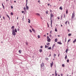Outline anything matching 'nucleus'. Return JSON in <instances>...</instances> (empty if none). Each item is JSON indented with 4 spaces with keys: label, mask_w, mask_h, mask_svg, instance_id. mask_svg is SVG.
Instances as JSON below:
<instances>
[{
    "label": "nucleus",
    "mask_w": 76,
    "mask_h": 76,
    "mask_svg": "<svg viewBox=\"0 0 76 76\" xmlns=\"http://www.w3.org/2000/svg\"><path fill=\"white\" fill-rule=\"evenodd\" d=\"M15 32H17V29H16V28H15L14 30L13 29L12 30V34L13 35H14V36H15V35H16V34Z\"/></svg>",
    "instance_id": "obj_1"
},
{
    "label": "nucleus",
    "mask_w": 76,
    "mask_h": 76,
    "mask_svg": "<svg viewBox=\"0 0 76 76\" xmlns=\"http://www.w3.org/2000/svg\"><path fill=\"white\" fill-rule=\"evenodd\" d=\"M50 20H51V26H52V18H53V17L54 15L52 13H51L50 14Z\"/></svg>",
    "instance_id": "obj_2"
},
{
    "label": "nucleus",
    "mask_w": 76,
    "mask_h": 76,
    "mask_svg": "<svg viewBox=\"0 0 76 76\" xmlns=\"http://www.w3.org/2000/svg\"><path fill=\"white\" fill-rule=\"evenodd\" d=\"M47 40L48 42H50L51 41V39L50 38V37H49L48 36L47 37Z\"/></svg>",
    "instance_id": "obj_3"
},
{
    "label": "nucleus",
    "mask_w": 76,
    "mask_h": 76,
    "mask_svg": "<svg viewBox=\"0 0 76 76\" xmlns=\"http://www.w3.org/2000/svg\"><path fill=\"white\" fill-rule=\"evenodd\" d=\"M44 63H42V64H41V68H42V67H44Z\"/></svg>",
    "instance_id": "obj_4"
},
{
    "label": "nucleus",
    "mask_w": 76,
    "mask_h": 76,
    "mask_svg": "<svg viewBox=\"0 0 76 76\" xmlns=\"http://www.w3.org/2000/svg\"><path fill=\"white\" fill-rule=\"evenodd\" d=\"M75 13H72V19H73V18H74V17H75Z\"/></svg>",
    "instance_id": "obj_5"
},
{
    "label": "nucleus",
    "mask_w": 76,
    "mask_h": 76,
    "mask_svg": "<svg viewBox=\"0 0 76 76\" xmlns=\"http://www.w3.org/2000/svg\"><path fill=\"white\" fill-rule=\"evenodd\" d=\"M52 66H53V61H52V63H50L51 67H52Z\"/></svg>",
    "instance_id": "obj_6"
},
{
    "label": "nucleus",
    "mask_w": 76,
    "mask_h": 76,
    "mask_svg": "<svg viewBox=\"0 0 76 76\" xmlns=\"http://www.w3.org/2000/svg\"><path fill=\"white\" fill-rule=\"evenodd\" d=\"M11 29H12V30H13V29H15V26H12L11 27Z\"/></svg>",
    "instance_id": "obj_7"
},
{
    "label": "nucleus",
    "mask_w": 76,
    "mask_h": 76,
    "mask_svg": "<svg viewBox=\"0 0 76 76\" xmlns=\"http://www.w3.org/2000/svg\"><path fill=\"white\" fill-rule=\"evenodd\" d=\"M57 44H60V45L62 44V43H61L60 42H58Z\"/></svg>",
    "instance_id": "obj_8"
},
{
    "label": "nucleus",
    "mask_w": 76,
    "mask_h": 76,
    "mask_svg": "<svg viewBox=\"0 0 76 76\" xmlns=\"http://www.w3.org/2000/svg\"><path fill=\"white\" fill-rule=\"evenodd\" d=\"M39 52L40 53H41L42 51V49H40L39 50Z\"/></svg>",
    "instance_id": "obj_9"
},
{
    "label": "nucleus",
    "mask_w": 76,
    "mask_h": 76,
    "mask_svg": "<svg viewBox=\"0 0 76 76\" xmlns=\"http://www.w3.org/2000/svg\"><path fill=\"white\" fill-rule=\"evenodd\" d=\"M27 4H28V0H26V7H27Z\"/></svg>",
    "instance_id": "obj_10"
},
{
    "label": "nucleus",
    "mask_w": 76,
    "mask_h": 76,
    "mask_svg": "<svg viewBox=\"0 0 76 76\" xmlns=\"http://www.w3.org/2000/svg\"><path fill=\"white\" fill-rule=\"evenodd\" d=\"M32 30L33 31V32H34V33H35V30H34V29L33 28H32Z\"/></svg>",
    "instance_id": "obj_11"
},
{
    "label": "nucleus",
    "mask_w": 76,
    "mask_h": 76,
    "mask_svg": "<svg viewBox=\"0 0 76 76\" xmlns=\"http://www.w3.org/2000/svg\"><path fill=\"white\" fill-rule=\"evenodd\" d=\"M59 9L62 10H63V8H62V7H60L59 8Z\"/></svg>",
    "instance_id": "obj_12"
},
{
    "label": "nucleus",
    "mask_w": 76,
    "mask_h": 76,
    "mask_svg": "<svg viewBox=\"0 0 76 76\" xmlns=\"http://www.w3.org/2000/svg\"><path fill=\"white\" fill-rule=\"evenodd\" d=\"M26 9L27 10H28V9H29V7H28V6L26 7Z\"/></svg>",
    "instance_id": "obj_13"
},
{
    "label": "nucleus",
    "mask_w": 76,
    "mask_h": 76,
    "mask_svg": "<svg viewBox=\"0 0 76 76\" xmlns=\"http://www.w3.org/2000/svg\"><path fill=\"white\" fill-rule=\"evenodd\" d=\"M55 42H57V39L56 38L55 39Z\"/></svg>",
    "instance_id": "obj_14"
},
{
    "label": "nucleus",
    "mask_w": 76,
    "mask_h": 76,
    "mask_svg": "<svg viewBox=\"0 0 76 76\" xmlns=\"http://www.w3.org/2000/svg\"><path fill=\"white\" fill-rule=\"evenodd\" d=\"M76 42V39H75L73 41V43H75Z\"/></svg>",
    "instance_id": "obj_15"
},
{
    "label": "nucleus",
    "mask_w": 76,
    "mask_h": 76,
    "mask_svg": "<svg viewBox=\"0 0 76 76\" xmlns=\"http://www.w3.org/2000/svg\"><path fill=\"white\" fill-rule=\"evenodd\" d=\"M54 47H55V44H54L52 47V48H53Z\"/></svg>",
    "instance_id": "obj_16"
},
{
    "label": "nucleus",
    "mask_w": 76,
    "mask_h": 76,
    "mask_svg": "<svg viewBox=\"0 0 76 76\" xmlns=\"http://www.w3.org/2000/svg\"><path fill=\"white\" fill-rule=\"evenodd\" d=\"M23 9L25 11V12H26V8L25 7H24L23 8Z\"/></svg>",
    "instance_id": "obj_17"
},
{
    "label": "nucleus",
    "mask_w": 76,
    "mask_h": 76,
    "mask_svg": "<svg viewBox=\"0 0 76 76\" xmlns=\"http://www.w3.org/2000/svg\"><path fill=\"white\" fill-rule=\"evenodd\" d=\"M37 15V16H40V14H39L37 13L36 14Z\"/></svg>",
    "instance_id": "obj_18"
},
{
    "label": "nucleus",
    "mask_w": 76,
    "mask_h": 76,
    "mask_svg": "<svg viewBox=\"0 0 76 76\" xmlns=\"http://www.w3.org/2000/svg\"><path fill=\"white\" fill-rule=\"evenodd\" d=\"M45 48H48V46H47L46 45H45Z\"/></svg>",
    "instance_id": "obj_19"
},
{
    "label": "nucleus",
    "mask_w": 76,
    "mask_h": 76,
    "mask_svg": "<svg viewBox=\"0 0 76 76\" xmlns=\"http://www.w3.org/2000/svg\"><path fill=\"white\" fill-rule=\"evenodd\" d=\"M62 67H64L65 66L64 65V64H62Z\"/></svg>",
    "instance_id": "obj_20"
},
{
    "label": "nucleus",
    "mask_w": 76,
    "mask_h": 76,
    "mask_svg": "<svg viewBox=\"0 0 76 76\" xmlns=\"http://www.w3.org/2000/svg\"><path fill=\"white\" fill-rule=\"evenodd\" d=\"M66 14H67V13H68V10H67L66 11Z\"/></svg>",
    "instance_id": "obj_21"
},
{
    "label": "nucleus",
    "mask_w": 76,
    "mask_h": 76,
    "mask_svg": "<svg viewBox=\"0 0 76 76\" xmlns=\"http://www.w3.org/2000/svg\"><path fill=\"white\" fill-rule=\"evenodd\" d=\"M2 5L4 9V5H3V3H2Z\"/></svg>",
    "instance_id": "obj_22"
},
{
    "label": "nucleus",
    "mask_w": 76,
    "mask_h": 76,
    "mask_svg": "<svg viewBox=\"0 0 76 76\" xmlns=\"http://www.w3.org/2000/svg\"><path fill=\"white\" fill-rule=\"evenodd\" d=\"M72 35V34H68V36L70 37V36H71Z\"/></svg>",
    "instance_id": "obj_23"
},
{
    "label": "nucleus",
    "mask_w": 76,
    "mask_h": 76,
    "mask_svg": "<svg viewBox=\"0 0 76 76\" xmlns=\"http://www.w3.org/2000/svg\"><path fill=\"white\" fill-rule=\"evenodd\" d=\"M55 32H57V28H55Z\"/></svg>",
    "instance_id": "obj_24"
},
{
    "label": "nucleus",
    "mask_w": 76,
    "mask_h": 76,
    "mask_svg": "<svg viewBox=\"0 0 76 76\" xmlns=\"http://www.w3.org/2000/svg\"><path fill=\"white\" fill-rule=\"evenodd\" d=\"M48 49H49V50H51V47H50L48 49Z\"/></svg>",
    "instance_id": "obj_25"
},
{
    "label": "nucleus",
    "mask_w": 76,
    "mask_h": 76,
    "mask_svg": "<svg viewBox=\"0 0 76 76\" xmlns=\"http://www.w3.org/2000/svg\"><path fill=\"white\" fill-rule=\"evenodd\" d=\"M67 63H69V60L67 59Z\"/></svg>",
    "instance_id": "obj_26"
},
{
    "label": "nucleus",
    "mask_w": 76,
    "mask_h": 76,
    "mask_svg": "<svg viewBox=\"0 0 76 76\" xmlns=\"http://www.w3.org/2000/svg\"><path fill=\"white\" fill-rule=\"evenodd\" d=\"M67 55H66L65 57V59H66V58H67Z\"/></svg>",
    "instance_id": "obj_27"
},
{
    "label": "nucleus",
    "mask_w": 76,
    "mask_h": 76,
    "mask_svg": "<svg viewBox=\"0 0 76 76\" xmlns=\"http://www.w3.org/2000/svg\"><path fill=\"white\" fill-rule=\"evenodd\" d=\"M66 40H67V39L66 38H65V42H66Z\"/></svg>",
    "instance_id": "obj_28"
},
{
    "label": "nucleus",
    "mask_w": 76,
    "mask_h": 76,
    "mask_svg": "<svg viewBox=\"0 0 76 76\" xmlns=\"http://www.w3.org/2000/svg\"><path fill=\"white\" fill-rule=\"evenodd\" d=\"M45 59H46L47 60H48V58H46Z\"/></svg>",
    "instance_id": "obj_29"
},
{
    "label": "nucleus",
    "mask_w": 76,
    "mask_h": 76,
    "mask_svg": "<svg viewBox=\"0 0 76 76\" xmlns=\"http://www.w3.org/2000/svg\"><path fill=\"white\" fill-rule=\"evenodd\" d=\"M28 20H29V21H28V23H30V20H29V19H28Z\"/></svg>",
    "instance_id": "obj_30"
},
{
    "label": "nucleus",
    "mask_w": 76,
    "mask_h": 76,
    "mask_svg": "<svg viewBox=\"0 0 76 76\" xmlns=\"http://www.w3.org/2000/svg\"><path fill=\"white\" fill-rule=\"evenodd\" d=\"M19 52L20 53H21V50H19Z\"/></svg>",
    "instance_id": "obj_31"
},
{
    "label": "nucleus",
    "mask_w": 76,
    "mask_h": 76,
    "mask_svg": "<svg viewBox=\"0 0 76 76\" xmlns=\"http://www.w3.org/2000/svg\"><path fill=\"white\" fill-rule=\"evenodd\" d=\"M38 38H40V36L39 35H38Z\"/></svg>",
    "instance_id": "obj_32"
},
{
    "label": "nucleus",
    "mask_w": 76,
    "mask_h": 76,
    "mask_svg": "<svg viewBox=\"0 0 76 76\" xmlns=\"http://www.w3.org/2000/svg\"><path fill=\"white\" fill-rule=\"evenodd\" d=\"M67 51H68V49H67L66 50V53H67Z\"/></svg>",
    "instance_id": "obj_33"
},
{
    "label": "nucleus",
    "mask_w": 76,
    "mask_h": 76,
    "mask_svg": "<svg viewBox=\"0 0 76 76\" xmlns=\"http://www.w3.org/2000/svg\"><path fill=\"white\" fill-rule=\"evenodd\" d=\"M7 15V16L8 18H9V20H10V17H9V15Z\"/></svg>",
    "instance_id": "obj_34"
},
{
    "label": "nucleus",
    "mask_w": 76,
    "mask_h": 76,
    "mask_svg": "<svg viewBox=\"0 0 76 76\" xmlns=\"http://www.w3.org/2000/svg\"><path fill=\"white\" fill-rule=\"evenodd\" d=\"M48 11H46V14H48Z\"/></svg>",
    "instance_id": "obj_35"
},
{
    "label": "nucleus",
    "mask_w": 76,
    "mask_h": 76,
    "mask_svg": "<svg viewBox=\"0 0 76 76\" xmlns=\"http://www.w3.org/2000/svg\"><path fill=\"white\" fill-rule=\"evenodd\" d=\"M46 44L47 45H50V43H47Z\"/></svg>",
    "instance_id": "obj_36"
},
{
    "label": "nucleus",
    "mask_w": 76,
    "mask_h": 76,
    "mask_svg": "<svg viewBox=\"0 0 76 76\" xmlns=\"http://www.w3.org/2000/svg\"><path fill=\"white\" fill-rule=\"evenodd\" d=\"M55 75L56 76H57V73H55Z\"/></svg>",
    "instance_id": "obj_37"
},
{
    "label": "nucleus",
    "mask_w": 76,
    "mask_h": 76,
    "mask_svg": "<svg viewBox=\"0 0 76 76\" xmlns=\"http://www.w3.org/2000/svg\"><path fill=\"white\" fill-rule=\"evenodd\" d=\"M67 22H68V21H66L65 22V23L66 25L67 23Z\"/></svg>",
    "instance_id": "obj_38"
},
{
    "label": "nucleus",
    "mask_w": 76,
    "mask_h": 76,
    "mask_svg": "<svg viewBox=\"0 0 76 76\" xmlns=\"http://www.w3.org/2000/svg\"><path fill=\"white\" fill-rule=\"evenodd\" d=\"M69 41H70V39H69L68 41V43L69 42Z\"/></svg>",
    "instance_id": "obj_39"
},
{
    "label": "nucleus",
    "mask_w": 76,
    "mask_h": 76,
    "mask_svg": "<svg viewBox=\"0 0 76 76\" xmlns=\"http://www.w3.org/2000/svg\"><path fill=\"white\" fill-rule=\"evenodd\" d=\"M51 37H52V36H51V35L50 34L49 35V37L51 38Z\"/></svg>",
    "instance_id": "obj_40"
},
{
    "label": "nucleus",
    "mask_w": 76,
    "mask_h": 76,
    "mask_svg": "<svg viewBox=\"0 0 76 76\" xmlns=\"http://www.w3.org/2000/svg\"><path fill=\"white\" fill-rule=\"evenodd\" d=\"M11 15H13V13L12 12H11Z\"/></svg>",
    "instance_id": "obj_41"
},
{
    "label": "nucleus",
    "mask_w": 76,
    "mask_h": 76,
    "mask_svg": "<svg viewBox=\"0 0 76 76\" xmlns=\"http://www.w3.org/2000/svg\"><path fill=\"white\" fill-rule=\"evenodd\" d=\"M29 31H30V32H32V30H31L30 29Z\"/></svg>",
    "instance_id": "obj_42"
},
{
    "label": "nucleus",
    "mask_w": 76,
    "mask_h": 76,
    "mask_svg": "<svg viewBox=\"0 0 76 76\" xmlns=\"http://www.w3.org/2000/svg\"><path fill=\"white\" fill-rule=\"evenodd\" d=\"M26 45H28V42H26Z\"/></svg>",
    "instance_id": "obj_43"
},
{
    "label": "nucleus",
    "mask_w": 76,
    "mask_h": 76,
    "mask_svg": "<svg viewBox=\"0 0 76 76\" xmlns=\"http://www.w3.org/2000/svg\"><path fill=\"white\" fill-rule=\"evenodd\" d=\"M3 19H4V20H5V19L4 17L3 16Z\"/></svg>",
    "instance_id": "obj_44"
},
{
    "label": "nucleus",
    "mask_w": 76,
    "mask_h": 76,
    "mask_svg": "<svg viewBox=\"0 0 76 76\" xmlns=\"http://www.w3.org/2000/svg\"><path fill=\"white\" fill-rule=\"evenodd\" d=\"M21 12L22 13H24V11H22Z\"/></svg>",
    "instance_id": "obj_45"
},
{
    "label": "nucleus",
    "mask_w": 76,
    "mask_h": 76,
    "mask_svg": "<svg viewBox=\"0 0 76 76\" xmlns=\"http://www.w3.org/2000/svg\"><path fill=\"white\" fill-rule=\"evenodd\" d=\"M56 56V54H54V57H55Z\"/></svg>",
    "instance_id": "obj_46"
},
{
    "label": "nucleus",
    "mask_w": 76,
    "mask_h": 76,
    "mask_svg": "<svg viewBox=\"0 0 76 76\" xmlns=\"http://www.w3.org/2000/svg\"><path fill=\"white\" fill-rule=\"evenodd\" d=\"M61 76H63V74H61Z\"/></svg>",
    "instance_id": "obj_47"
},
{
    "label": "nucleus",
    "mask_w": 76,
    "mask_h": 76,
    "mask_svg": "<svg viewBox=\"0 0 76 76\" xmlns=\"http://www.w3.org/2000/svg\"><path fill=\"white\" fill-rule=\"evenodd\" d=\"M50 12H52V10H50Z\"/></svg>",
    "instance_id": "obj_48"
},
{
    "label": "nucleus",
    "mask_w": 76,
    "mask_h": 76,
    "mask_svg": "<svg viewBox=\"0 0 76 76\" xmlns=\"http://www.w3.org/2000/svg\"><path fill=\"white\" fill-rule=\"evenodd\" d=\"M17 31H19V29L18 28L17 29Z\"/></svg>",
    "instance_id": "obj_49"
},
{
    "label": "nucleus",
    "mask_w": 76,
    "mask_h": 76,
    "mask_svg": "<svg viewBox=\"0 0 76 76\" xmlns=\"http://www.w3.org/2000/svg\"><path fill=\"white\" fill-rule=\"evenodd\" d=\"M51 32H52V31H51L50 32V34H51Z\"/></svg>",
    "instance_id": "obj_50"
},
{
    "label": "nucleus",
    "mask_w": 76,
    "mask_h": 76,
    "mask_svg": "<svg viewBox=\"0 0 76 76\" xmlns=\"http://www.w3.org/2000/svg\"><path fill=\"white\" fill-rule=\"evenodd\" d=\"M42 47H42V46H41L40 47V48H42Z\"/></svg>",
    "instance_id": "obj_51"
},
{
    "label": "nucleus",
    "mask_w": 76,
    "mask_h": 76,
    "mask_svg": "<svg viewBox=\"0 0 76 76\" xmlns=\"http://www.w3.org/2000/svg\"><path fill=\"white\" fill-rule=\"evenodd\" d=\"M48 28L49 27V25H48Z\"/></svg>",
    "instance_id": "obj_52"
},
{
    "label": "nucleus",
    "mask_w": 76,
    "mask_h": 76,
    "mask_svg": "<svg viewBox=\"0 0 76 76\" xmlns=\"http://www.w3.org/2000/svg\"><path fill=\"white\" fill-rule=\"evenodd\" d=\"M11 9H13V7H12V6H11Z\"/></svg>",
    "instance_id": "obj_53"
},
{
    "label": "nucleus",
    "mask_w": 76,
    "mask_h": 76,
    "mask_svg": "<svg viewBox=\"0 0 76 76\" xmlns=\"http://www.w3.org/2000/svg\"><path fill=\"white\" fill-rule=\"evenodd\" d=\"M44 36L45 37H46V35H44Z\"/></svg>",
    "instance_id": "obj_54"
},
{
    "label": "nucleus",
    "mask_w": 76,
    "mask_h": 76,
    "mask_svg": "<svg viewBox=\"0 0 76 76\" xmlns=\"http://www.w3.org/2000/svg\"><path fill=\"white\" fill-rule=\"evenodd\" d=\"M57 71L56 70L55 71V73H56Z\"/></svg>",
    "instance_id": "obj_55"
},
{
    "label": "nucleus",
    "mask_w": 76,
    "mask_h": 76,
    "mask_svg": "<svg viewBox=\"0 0 76 76\" xmlns=\"http://www.w3.org/2000/svg\"><path fill=\"white\" fill-rule=\"evenodd\" d=\"M58 19H60V18H58Z\"/></svg>",
    "instance_id": "obj_56"
},
{
    "label": "nucleus",
    "mask_w": 76,
    "mask_h": 76,
    "mask_svg": "<svg viewBox=\"0 0 76 76\" xmlns=\"http://www.w3.org/2000/svg\"><path fill=\"white\" fill-rule=\"evenodd\" d=\"M60 55V53L58 55V57H59V56Z\"/></svg>",
    "instance_id": "obj_57"
},
{
    "label": "nucleus",
    "mask_w": 76,
    "mask_h": 76,
    "mask_svg": "<svg viewBox=\"0 0 76 76\" xmlns=\"http://www.w3.org/2000/svg\"><path fill=\"white\" fill-rule=\"evenodd\" d=\"M38 2L39 3V2H40V1H38Z\"/></svg>",
    "instance_id": "obj_58"
},
{
    "label": "nucleus",
    "mask_w": 76,
    "mask_h": 76,
    "mask_svg": "<svg viewBox=\"0 0 76 76\" xmlns=\"http://www.w3.org/2000/svg\"><path fill=\"white\" fill-rule=\"evenodd\" d=\"M16 1H14V3H16Z\"/></svg>",
    "instance_id": "obj_59"
},
{
    "label": "nucleus",
    "mask_w": 76,
    "mask_h": 76,
    "mask_svg": "<svg viewBox=\"0 0 76 76\" xmlns=\"http://www.w3.org/2000/svg\"><path fill=\"white\" fill-rule=\"evenodd\" d=\"M48 6H50V4H48Z\"/></svg>",
    "instance_id": "obj_60"
},
{
    "label": "nucleus",
    "mask_w": 76,
    "mask_h": 76,
    "mask_svg": "<svg viewBox=\"0 0 76 76\" xmlns=\"http://www.w3.org/2000/svg\"><path fill=\"white\" fill-rule=\"evenodd\" d=\"M18 19V17H17V19Z\"/></svg>",
    "instance_id": "obj_61"
},
{
    "label": "nucleus",
    "mask_w": 76,
    "mask_h": 76,
    "mask_svg": "<svg viewBox=\"0 0 76 76\" xmlns=\"http://www.w3.org/2000/svg\"><path fill=\"white\" fill-rule=\"evenodd\" d=\"M50 56H51V54H50L49 56V57H50Z\"/></svg>",
    "instance_id": "obj_62"
},
{
    "label": "nucleus",
    "mask_w": 76,
    "mask_h": 76,
    "mask_svg": "<svg viewBox=\"0 0 76 76\" xmlns=\"http://www.w3.org/2000/svg\"><path fill=\"white\" fill-rule=\"evenodd\" d=\"M58 37H60V35H58Z\"/></svg>",
    "instance_id": "obj_63"
},
{
    "label": "nucleus",
    "mask_w": 76,
    "mask_h": 76,
    "mask_svg": "<svg viewBox=\"0 0 76 76\" xmlns=\"http://www.w3.org/2000/svg\"><path fill=\"white\" fill-rule=\"evenodd\" d=\"M58 76H60V75H58Z\"/></svg>",
    "instance_id": "obj_64"
}]
</instances>
